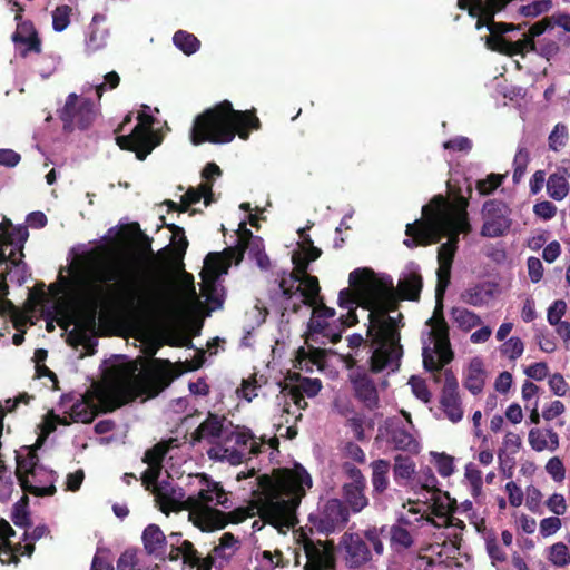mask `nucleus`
I'll return each mask as SVG.
<instances>
[{
    "label": "nucleus",
    "mask_w": 570,
    "mask_h": 570,
    "mask_svg": "<svg viewBox=\"0 0 570 570\" xmlns=\"http://www.w3.org/2000/svg\"><path fill=\"white\" fill-rule=\"evenodd\" d=\"M82 311L85 330L97 325L99 309L124 306L146 312L158 301V287L149 277L142 259L135 254H118L108 258L97 249L85 253L70 267V276L59 275Z\"/></svg>",
    "instance_id": "1"
},
{
    "label": "nucleus",
    "mask_w": 570,
    "mask_h": 570,
    "mask_svg": "<svg viewBox=\"0 0 570 570\" xmlns=\"http://www.w3.org/2000/svg\"><path fill=\"white\" fill-rule=\"evenodd\" d=\"M348 283L366 297L370 308L367 340L361 334H352L347 337L348 347L354 352L361 350L365 355H370L366 361L370 373L397 372L403 356L400 333L403 315H390V312L397 308L396 302L389 297L383 285L373 279V272L370 268H356L351 272Z\"/></svg>",
    "instance_id": "2"
},
{
    "label": "nucleus",
    "mask_w": 570,
    "mask_h": 570,
    "mask_svg": "<svg viewBox=\"0 0 570 570\" xmlns=\"http://www.w3.org/2000/svg\"><path fill=\"white\" fill-rule=\"evenodd\" d=\"M204 360V353L193 361L175 364L169 360L153 358L138 373L137 365L129 363L109 389L101 392L100 401L107 411H115L138 397H156L185 372L200 368Z\"/></svg>",
    "instance_id": "3"
},
{
    "label": "nucleus",
    "mask_w": 570,
    "mask_h": 570,
    "mask_svg": "<svg viewBox=\"0 0 570 570\" xmlns=\"http://www.w3.org/2000/svg\"><path fill=\"white\" fill-rule=\"evenodd\" d=\"M312 484L311 474L297 462L293 468H276L271 474L257 476L253 495L259 517L275 528L294 527L296 510Z\"/></svg>",
    "instance_id": "4"
},
{
    "label": "nucleus",
    "mask_w": 570,
    "mask_h": 570,
    "mask_svg": "<svg viewBox=\"0 0 570 570\" xmlns=\"http://www.w3.org/2000/svg\"><path fill=\"white\" fill-rule=\"evenodd\" d=\"M469 200L459 195L453 203H448L445 197L436 195L429 205L423 206V217L406 224L403 244L413 249L438 244L444 236L450 248L458 249L460 234H469L471 224L468 214Z\"/></svg>",
    "instance_id": "5"
},
{
    "label": "nucleus",
    "mask_w": 570,
    "mask_h": 570,
    "mask_svg": "<svg viewBox=\"0 0 570 570\" xmlns=\"http://www.w3.org/2000/svg\"><path fill=\"white\" fill-rule=\"evenodd\" d=\"M261 121L255 110H235L228 100H223L195 117L190 129V141L198 146L204 142L228 144L237 135L247 140L252 130H258Z\"/></svg>",
    "instance_id": "6"
},
{
    "label": "nucleus",
    "mask_w": 570,
    "mask_h": 570,
    "mask_svg": "<svg viewBox=\"0 0 570 570\" xmlns=\"http://www.w3.org/2000/svg\"><path fill=\"white\" fill-rule=\"evenodd\" d=\"M426 324L432 327L429 335L434 346L433 348L429 345L423 347V366L426 371L433 373L441 371V368L449 364L454 357L450 343L449 325L443 316V301H441L440 305L436 299L434 316L431 317Z\"/></svg>",
    "instance_id": "7"
},
{
    "label": "nucleus",
    "mask_w": 570,
    "mask_h": 570,
    "mask_svg": "<svg viewBox=\"0 0 570 570\" xmlns=\"http://www.w3.org/2000/svg\"><path fill=\"white\" fill-rule=\"evenodd\" d=\"M386 527H371L362 532H345L341 539V546L344 550L345 562L350 568H360L372 560V551L367 543L373 548L377 556L384 552L383 534Z\"/></svg>",
    "instance_id": "8"
},
{
    "label": "nucleus",
    "mask_w": 570,
    "mask_h": 570,
    "mask_svg": "<svg viewBox=\"0 0 570 570\" xmlns=\"http://www.w3.org/2000/svg\"><path fill=\"white\" fill-rule=\"evenodd\" d=\"M262 452V444L250 429L236 426L225 436V442L212 446L207 454L209 459L219 462H229L233 465L240 464L248 455H258Z\"/></svg>",
    "instance_id": "9"
},
{
    "label": "nucleus",
    "mask_w": 570,
    "mask_h": 570,
    "mask_svg": "<svg viewBox=\"0 0 570 570\" xmlns=\"http://www.w3.org/2000/svg\"><path fill=\"white\" fill-rule=\"evenodd\" d=\"M196 476L200 488L196 494L188 495L186 505L189 509V519L194 525L205 532V525L198 522V515L206 510H217L210 507L212 503L225 509H229L232 503L220 482L214 481L206 473H199Z\"/></svg>",
    "instance_id": "10"
},
{
    "label": "nucleus",
    "mask_w": 570,
    "mask_h": 570,
    "mask_svg": "<svg viewBox=\"0 0 570 570\" xmlns=\"http://www.w3.org/2000/svg\"><path fill=\"white\" fill-rule=\"evenodd\" d=\"M154 116L142 111L138 115V124L129 135L117 136L116 142L122 150L134 151L138 160H145L147 156L161 142V139L153 130Z\"/></svg>",
    "instance_id": "11"
},
{
    "label": "nucleus",
    "mask_w": 570,
    "mask_h": 570,
    "mask_svg": "<svg viewBox=\"0 0 570 570\" xmlns=\"http://www.w3.org/2000/svg\"><path fill=\"white\" fill-rule=\"evenodd\" d=\"M246 252L262 269L269 267L271 262L265 253L263 238L253 235L252 230L246 227V223L242 222L237 230L236 245L225 248L224 254L235 264H239Z\"/></svg>",
    "instance_id": "12"
},
{
    "label": "nucleus",
    "mask_w": 570,
    "mask_h": 570,
    "mask_svg": "<svg viewBox=\"0 0 570 570\" xmlns=\"http://www.w3.org/2000/svg\"><path fill=\"white\" fill-rule=\"evenodd\" d=\"M350 520V510L340 499H328L318 504L317 511L311 513L308 521L318 533L331 534L342 531Z\"/></svg>",
    "instance_id": "13"
},
{
    "label": "nucleus",
    "mask_w": 570,
    "mask_h": 570,
    "mask_svg": "<svg viewBox=\"0 0 570 570\" xmlns=\"http://www.w3.org/2000/svg\"><path fill=\"white\" fill-rule=\"evenodd\" d=\"M97 117V110L89 98H79L76 94H69L63 108L59 111V118L63 124V130L71 132L75 129H88Z\"/></svg>",
    "instance_id": "14"
},
{
    "label": "nucleus",
    "mask_w": 570,
    "mask_h": 570,
    "mask_svg": "<svg viewBox=\"0 0 570 570\" xmlns=\"http://www.w3.org/2000/svg\"><path fill=\"white\" fill-rule=\"evenodd\" d=\"M28 230L26 227L14 228L11 233H0V266L10 263L17 268L16 273L19 274L17 282L21 284L24 282V274L27 272V264L22 261L23 244L28 238Z\"/></svg>",
    "instance_id": "15"
},
{
    "label": "nucleus",
    "mask_w": 570,
    "mask_h": 570,
    "mask_svg": "<svg viewBox=\"0 0 570 570\" xmlns=\"http://www.w3.org/2000/svg\"><path fill=\"white\" fill-rule=\"evenodd\" d=\"M511 209L500 199H489L483 204L482 215L484 223L481 228V236L497 238L505 235L511 228Z\"/></svg>",
    "instance_id": "16"
},
{
    "label": "nucleus",
    "mask_w": 570,
    "mask_h": 570,
    "mask_svg": "<svg viewBox=\"0 0 570 570\" xmlns=\"http://www.w3.org/2000/svg\"><path fill=\"white\" fill-rule=\"evenodd\" d=\"M299 543L303 547L307 559L304 570H336V559L332 543L314 541L308 537H303Z\"/></svg>",
    "instance_id": "17"
},
{
    "label": "nucleus",
    "mask_w": 570,
    "mask_h": 570,
    "mask_svg": "<svg viewBox=\"0 0 570 570\" xmlns=\"http://www.w3.org/2000/svg\"><path fill=\"white\" fill-rule=\"evenodd\" d=\"M440 406L446 419L458 423L463 419V407L459 394V383L451 370L444 372V385L441 391Z\"/></svg>",
    "instance_id": "18"
},
{
    "label": "nucleus",
    "mask_w": 570,
    "mask_h": 570,
    "mask_svg": "<svg viewBox=\"0 0 570 570\" xmlns=\"http://www.w3.org/2000/svg\"><path fill=\"white\" fill-rule=\"evenodd\" d=\"M248 508H236L229 512L220 510H206L198 515V522L205 525V532H212L224 529L227 524H238L250 518Z\"/></svg>",
    "instance_id": "19"
},
{
    "label": "nucleus",
    "mask_w": 570,
    "mask_h": 570,
    "mask_svg": "<svg viewBox=\"0 0 570 570\" xmlns=\"http://www.w3.org/2000/svg\"><path fill=\"white\" fill-rule=\"evenodd\" d=\"M368 372V366H358L357 370L350 375V380L356 399L361 401L365 407L374 410L379 405V393Z\"/></svg>",
    "instance_id": "20"
},
{
    "label": "nucleus",
    "mask_w": 570,
    "mask_h": 570,
    "mask_svg": "<svg viewBox=\"0 0 570 570\" xmlns=\"http://www.w3.org/2000/svg\"><path fill=\"white\" fill-rule=\"evenodd\" d=\"M225 421L226 417L224 415L208 413L207 417L191 433V441L198 443L203 440H207L213 446L217 443L225 442V436L228 433Z\"/></svg>",
    "instance_id": "21"
},
{
    "label": "nucleus",
    "mask_w": 570,
    "mask_h": 570,
    "mask_svg": "<svg viewBox=\"0 0 570 570\" xmlns=\"http://www.w3.org/2000/svg\"><path fill=\"white\" fill-rule=\"evenodd\" d=\"M125 368H126V365L117 368L112 380L108 383V385L97 391V400H98L100 410L94 403V401L90 397H85L83 396L81 401L76 402L71 406V409H70V417L75 422L90 423V422L94 421V419L97 416V414L99 412L107 413L108 411L106 410L105 404H102V402L100 401V394H101L102 391L109 389V386L115 382V380L117 377H119V375H121V372Z\"/></svg>",
    "instance_id": "22"
},
{
    "label": "nucleus",
    "mask_w": 570,
    "mask_h": 570,
    "mask_svg": "<svg viewBox=\"0 0 570 570\" xmlns=\"http://www.w3.org/2000/svg\"><path fill=\"white\" fill-rule=\"evenodd\" d=\"M11 40L14 42L22 58H26L30 52L37 55L41 53V40L30 20L18 22L17 29L11 36Z\"/></svg>",
    "instance_id": "23"
},
{
    "label": "nucleus",
    "mask_w": 570,
    "mask_h": 570,
    "mask_svg": "<svg viewBox=\"0 0 570 570\" xmlns=\"http://www.w3.org/2000/svg\"><path fill=\"white\" fill-rule=\"evenodd\" d=\"M30 479L22 481L21 489L26 493H30L36 497H51L57 492L55 481L56 472L47 470L42 465L35 470Z\"/></svg>",
    "instance_id": "24"
},
{
    "label": "nucleus",
    "mask_w": 570,
    "mask_h": 570,
    "mask_svg": "<svg viewBox=\"0 0 570 570\" xmlns=\"http://www.w3.org/2000/svg\"><path fill=\"white\" fill-rule=\"evenodd\" d=\"M386 441L395 450L417 454L420 452V442L413 434L406 430L401 421L392 422L386 426Z\"/></svg>",
    "instance_id": "25"
},
{
    "label": "nucleus",
    "mask_w": 570,
    "mask_h": 570,
    "mask_svg": "<svg viewBox=\"0 0 570 570\" xmlns=\"http://www.w3.org/2000/svg\"><path fill=\"white\" fill-rule=\"evenodd\" d=\"M141 541L146 554L157 560L165 561L167 537L158 524H148L142 531Z\"/></svg>",
    "instance_id": "26"
},
{
    "label": "nucleus",
    "mask_w": 570,
    "mask_h": 570,
    "mask_svg": "<svg viewBox=\"0 0 570 570\" xmlns=\"http://www.w3.org/2000/svg\"><path fill=\"white\" fill-rule=\"evenodd\" d=\"M297 283H299L298 286H301V299L298 303H293L291 307L293 313H298L303 305L309 307L316 306L321 292L318 278L311 274L299 277Z\"/></svg>",
    "instance_id": "27"
},
{
    "label": "nucleus",
    "mask_w": 570,
    "mask_h": 570,
    "mask_svg": "<svg viewBox=\"0 0 570 570\" xmlns=\"http://www.w3.org/2000/svg\"><path fill=\"white\" fill-rule=\"evenodd\" d=\"M528 441L531 449L535 452H542L544 450L553 452L560 445L559 434L552 428H532L529 431Z\"/></svg>",
    "instance_id": "28"
},
{
    "label": "nucleus",
    "mask_w": 570,
    "mask_h": 570,
    "mask_svg": "<svg viewBox=\"0 0 570 570\" xmlns=\"http://www.w3.org/2000/svg\"><path fill=\"white\" fill-rule=\"evenodd\" d=\"M401 522L409 524L407 520L401 518L399 523L391 525L387 531L390 538V547L397 553L410 549L414 544L412 533L405 527H403Z\"/></svg>",
    "instance_id": "29"
},
{
    "label": "nucleus",
    "mask_w": 570,
    "mask_h": 570,
    "mask_svg": "<svg viewBox=\"0 0 570 570\" xmlns=\"http://www.w3.org/2000/svg\"><path fill=\"white\" fill-rule=\"evenodd\" d=\"M366 484L345 483L342 487V495L347 508L353 513H360L368 505V499L365 495Z\"/></svg>",
    "instance_id": "30"
},
{
    "label": "nucleus",
    "mask_w": 570,
    "mask_h": 570,
    "mask_svg": "<svg viewBox=\"0 0 570 570\" xmlns=\"http://www.w3.org/2000/svg\"><path fill=\"white\" fill-rule=\"evenodd\" d=\"M485 383V371L483 361L480 357L471 360L468 373L464 380V386L472 394L476 395L482 392Z\"/></svg>",
    "instance_id": "31"
},
{
    "label": "nucleus",
    "mask_w": 570,
    "mask_h": 570,
    "mask_svg": "<svg viewBox=\"0 0 570 570\" xmlns=\"http://www.w3.org/2000/svg\"><path fill=\"white\" fill-rule=\"evenodd\" d=\"M456 510L455 500L451 499L448 492L439 491L432 494V514L439 519L438 522H446L449 515Z\"/></svg>",
    "instance_id": "32"
},
{
    "label": "nucleus",
    "mask_w": 570,
    "mask_h": 570,
    "mask_svg": "<svg viewBox=\"0 0 570 570\" xmlns=\"http://www.w3.org/2000/svg\"><path fill=\"white\" fill-rule=\"evenodd\" d=\"M415 474V462L407 455L397 454L394 458L393 478L394 481L405 487Z\"/></svg>",
    "instance_id": "33"
},
{
    "label": "nucleus",
    "mask_w": 570,
    "mask_h": 570,
    "mask_svg": "<svg viewBox=\"0 0 570 570\" xmlns=\"http://www.w3.org/2000/svg\"><path fill=\"white\" fill-rule=\"evenodd\" d=\"M422 286V276L417 273H410L400 279L397 291L402 299L419 301Z\"/></svg>",
    "instance_id": "34"
},
{
    "label": "nucleus",
    "mask_w": 570,
    "mask_h": 570,
    "mask_svg": "<svg viewBox=\"0 0 570 570\" xmlns=\"http://www.w3.org/2000/svg\"><path fill=\"white\" fill-rule=\"evenodd\" d=\"M373 492L381 494L389 487L391 464L387 460L379 459L371 463Z\"/></svg>",
    "instance_id": "35"
},
{
    "label": "nucleus",
    "mask_w": 570,
    "mask_h": 570,
    "mask_svg": "<svg viewBox=\"0 0 570 570\" xmlns=\"http://www.w3.org/2000/svg\"><path fill=\"white\" fill-rule=\"evenodd\" d=\"M16 534L8 521L0 519V553L11 554L13 562H18L17 553L22 554V544L12 546L10 538Z\"/></svg>",
    "instance_id": "36"
},
{
    "label": "nucleus",
    "mask_w": 570,
    "mask_h": 570,
    "mask_svg": "<svg viewBox=\"0 0 570 570\" xmlns=\"http://www.w3.org/2000/svg\"><path fill=\"white\" fill-rule=\"evenodd\" d=\"M132 227L137 230L139 246L142 254L150 256L151 259L158 258L165 261L166 264L169 262V256L175 255L174 249L170 248L169 246L161 248L160 250L157 252V254H155L151 248L153 239L140 229L138 223H134Z\"/></svg>",
    "instance_id": "37"
},
{
    "label": "nucleus",
    "mask_w": 570,
    "mask_h": 570,
    "mask_svg": "<svg viewBox=\"0 0 570 570\" xmlns=\"http://www.w3.org/2000/svg\"><path fill=\"white\" fill-rule=\"evenodd\" d=\"M500 43L502 45V48L500 49V52L508 55V56H524L528 51H535V42L531 39V37H524L522 39H519L517 41H510L502 37L499 38Z\"/></svg>",
    "instance_id": "38"
},
{
    "label": "nucleus",
    "mask_w": 570,
    "mask_h": 570,
    "mask_svg": "<svg viewBox=\"0 0 570 570\" xmlns=\"http://www.w3.org/2000/svg\"><path fill=\"white\" fill-rule=\"evenodd\" d=\"M451 315L453 321L464 332H469L482 323V320L479 315L466 308L453 307L451 309Z\"/></svg>",
    "instance_id": "39"
},
{
    "label": "nucleus",
    "mask_w": 570,
    "mask_h": 570,
    "mask_svg": "<svg viewBox=\"0 0 570 570\" xmlns=\"http://www.w3.org/2000/svg\"><path fill=\"white\" fill-rule=\"evenodd\" d=\"M41 465L39 464V459L37 454L29 453L24 458L17 456V469L16 476L22 487V481L24 479H30L36 469H39Z\"/></svg>",
    "instance_id": "40"
},
{
    "label": "nucleus",
    "mask_w": 570,
    "mask_h": 570,
    "mask_svg": "<svg viewBox=\"0 0 570 570\" xmlns=\"http://www.w3.org/2000/svg\"><path fill=\"white\" fill-rule=\"evenodd\" d=\"M183 198L191 206L204 198V203L208 206L213 202V183H202L197 188L189 187L183 195Z\"/></svg>",
    "instance_id": "41"
},
{
    "label": "nucleus",
    "mask_w": 570,
    "mask_h": 570,
    "mask_svg": "<svg viewBox=\"0 0 570 570\" xmlns=\"http://www.w3.org/2000/svg\"><path fill=\"white\" fill-rule=\"evenodd\" d=\"M239 540L230 532H225L220 539L219 544L214 547L213 553L217 558L228 560L238 549Z\"/></svg>",
    "instance_id": "42"
},
{
    "label": "nucleus",
    "mask_w": 570,
    "mask_h": 570,
    "mask_svg": "<svg viewBox=\"0 0 570 570\" xmlns=\"http://www.w3.org/2000/svg\"><path fill=\"white\" fill-rule=\"evenodd\" d=\"M173 41L174 45L187 56L195 53L200 47V41L197 37L185 30L176 31Z\"/></svg>",
    "instance_id": "43"
},
{
    "label": "nucleus",
    "mask_w": 570,
    "mask_h": 570,
    "mask_svg": "<svg viewBox=\"0 0 570 570\" xmlns=\"http://www.w3.org/2000/svg\"><path fill=\"white\" fill-rule=\"evenodd\" d=\"M547 191L552 199L562 200L569 193V183L564 176L551 174L547 180Z\"/></svg>",
    "instance_id": "44"
},
{
    "label": "nucleus",
    "mask_w": 570,
    "mask_h": 570,
    "mask_svg": "<svg viewBox=\"0 0 570 570\" xmlns=\"http://www.w3.org/2000/svg\"><path fill=\"white\" fill-rule=\"evenodd\" d=\"M108 31L99 29L97 26H89V35L86 39V51L88 53L97 52L107 46Z\"/></svg>",
    "instance_id": "45"
},
{
    "label": "nucleus",
    "mask_w": 570,
    "mask_h": 570,
    "mask_svg": "<svg viewBox=\"0 0 570 570\" xmlns=\"http://www.w3.org/2000/svg\"><path fill=\"white\" fill-rule=\"evenodd\" d=\"M488 12H489V7L485 6V8L483 9L484 20L482 18H479V20L476 21L478 29H480L484 24H487L490 32L492 35H498V36H502V35L510 32L512 30H515V29H520V26H514L513 23L495 22L493 20V17L490 18L488 16Z\"/></svg>",
    "instance_id": "46"
},
{
    "label": "nucleus",
    "mask_w": 570,
    "mask_h": 570,
    "mask_svg": "<svg viewBox=\"0 0 570 570\" xmlns=\"http://www.w3.org/2000/svg\"><path fill=\"white\" fill-rule=\"evenodd\" d=\"M490 295L491 293L485 291L482 285H474L461 293V301L468 305L479 307L487 303Z\"/></svg>",
    "instance_id": "47"
},
{
    "label": "nucleus",
    "mask_w": 570,
    "mask_h": 570,
    "mask_svg": "<svg viewBox=\"0 0 570 570\" xmlns=\"http://www.w3.org/2000/svg\"><path fill=\"white\" fill-rule=\"evenodd\" d=\"M358 298L363 299V305L365 308H368L367 299L364 295H362L355 287L353 291L350 288L341 289L338 293V306L343 309L356 308L358 305Z\"/></svg>",
    "instance_id": "48"
},
{
    "label": "nucleus",
    "mask_w": 570,
    "mask_h": 570,
    "mask_svg": "<svg viewBox=\"0 0 570 570\" xmlns=\"http://www.w3.org/2000/svg\"><path fill=\"white\" fill-rule=\"evenodd\" d=\"M168 450L169 448L166 443L159 442L145 452L142 462L148 464V466L163 469V461Z\"/></svg>",
    "instance_id": "49"
},
{
    "label": "nucleus",
    "mask_w": 570,
    "mask_h": 570,
    "mask_svg": "<svg viewBox=\"0 0 570 570\" xmlns=\"http://www.w3.org/2000/svg\"><path fill=\"white\" fill-rule=\"evenodd\" d=\"M548 560L558 568H563L570 563V552L566 543L556 542L548 551Z\"/></svg>",
    "instance_id": "50"
},
{
    "label": "nucleus",
    "mask_w": 570,
    "mask_h": 570,
    "mask_svg": "<svg viewBox=\"0 0 570 570\" xmlns=\"http://www.w3.org/2000/svg\"><path fill=\"white\" fill-rule=\"evenodd\" d=\"M530 163V153L525 147H519L513 159V183L519 184Z\"/></svg>",
    "instance_id": "51"
},
{
    "label": "nucleus",
    "mask_w": 570,
    "mask_h": 570,
    "mask_svg": "<svg viewBox=\"0 0 570 570\" xmlns=\"http://www.w3.org/2000/svg\"><path fill=\"white\" fill-rule=\"evenodd\" d=\"M29 498L24 493L14 504L12 521L17 527L26 528L30 525V517L28 511Z\"/></svg>",
    "instance_id": "52"
},
{
    "label": "nucleus",
    "mask_w": 570,
    "mask_h": 570,
    "mask_svg": "<svg viewBox=\"0 0 570 570\" xmlns=\"http://www.w3.org/2000/svg\"><path fill=\"white\" fill-rule=\"evenodd\" d=\"M296 361L298 362L301 370H303L302 362L304 361H309L313 365L322 366L325 362V352L312 346L309 347V352L304 347H299L296 353Z\"/></svg>",
    "instance_id": "53"
},
{
    "label": "nucleus",
    "mask_w": 570,
    "mask_h": 570,
    "mask_svg": "<svg viewBox=\"0 0 570 570\" xmlns=\"http://www.w3.org/2000/svg\"><path fill=\"white\" fill-rule=\"evenodd\" d=\"M451 267L446 265H439L438 268V283L435 287V298H438L439 304L441 305V301L444 298L445 291L450 285L451 281Z\"/></svg>",
    "instance_id": "54"
},
{
    "label": "nucleus",
    "mask_w": 570,
    "mask_h": 570,
    "mask_svg": "<svg viewBox=\"0 0 570 570\" xmlns=\"http://www.w3.org/2000/svg\"><path fill=\"white\" fill-rule=\"evenodd\" d=\"M71 8L67 4L58 6L52 12V27L57 32L63 31L70 23Z\"/></svg>",
    "instance_id": "55"
},
{
    "label": "nucleus",
    "mask_w": 570,
    "mask_h": 570,
    "mask_svg": "<svg viewBox=\"0 0 570 570\" xmlns=\"http://www.w3.org/2000/svg\"><path fill=\"white\" fill-rule=\"evenodd\" d=\"M501 354L514 361L519 358L524 351V344L521 338L512 336L500 347Z\"/></svg>",
    "instance_id": "56"
},
{
    "label": "nucleus",
    "mask_w": 570,
    "mask_h": 570,
    "mask_svg": "<svg viewBox=\"0 0 570 570\" xmlns=\"http://www.w3.org/2000/svg\"><path fill=\"white\" fill-rule=\"evenodd\" d=\"M503 178V175L490 174L485 179H480L476 181V189L483 196L490 195L501 186Z\"/></svg>",
    "instance_id": "57"
},
{
    "label": "nucleus",
    "mask_w": 570,
    "mask_h": 570,
    "mask_svg": "<svg viewBox=\"0 0 570 570\" xmlns=\"http://www.w3.org/2000/svg\"><path fill=\"white\" fill-rule=\"evenodd\" d=\"M552 7L551 0H537L532 3L522 6L520 8V13L524 17L535 18L542 13L548 12Z\"/></svg>",
    "instance_id": "58"
},
{
    "label": "nucleus",
    "mask_w": 570,
    "mask_h": 570,
    "mask_svg": "<svg viewBox=\"0 0 570 570\" xmlns=\"http://www.w3.org/2000/svg\"><path fill=\"white\" fill-rule=\"evenodd\" d=\"M434 463L438 473L443 476H450L454 472L453 458L446 453H433Z\"/></svg>",
    "instance_id": "59"
},
{
    "label": "nucleus",
    "mask_w": 570,
    "mask_h": 570,
    "mask_svg": "<svg viewBox=\"0 0 570 570\" xmlns=\"http://www.w3.org/2000/svg\"><path fill=\"white\" fill-rule=\"evenodd\" d=\"M177 551L181 552L183 562L190 568H194L199 561V552L189 540H183Z\"/></svg>",
    "instance_id": "60"
},
{
    "label": "nucleus",
    "mask_w": 570,
    "mask_h": 570,
    "mask_svg": "<svg viewBox=\"0 0 570 570\" xmlns=\"http://www.w3.org/2000/svg\"><path fill=\"white\" fill-rule=\"evenodd\" d=\"M568 138V128L563 124H557L549 135V147L557 151L560 147L566 146Z\"/></svg>",
    "instance_id": "61"
},
{
    "label": "nucleus",
    "mask_w": 570,
    "mask_h": 570,
    "mask_svg": "<svg viewBox=\"0 0 570 570\" xmlns=\"http://www.w3.org/2000/svg\"><path fill=\"white\" fill-rule=\"evenodd\" d=\"M299 281L296 276H284L279 281V289L282 292V296L291 301L297 293H299L301 286L296 285Z\"/></svg>",
    "instance_id": "62"
},
{
    "label": "nucleus",
    "mask_w": 570,
    "mask_h": 570,
    "mask_svg": "<svg viewBox=\"0 0 570 570\" xmlns=\"http://www.w3.org/2000/svg\"><path fill=\"white\" fill-rule=\"evenodd\" d=\"M546 471L556 482H562L566 478L564 465L559 456H553L548 460Z\"/></svg>",
    "instance_id": "63"
},
{
    "label": "nucleus",
    "mask_w": 570,
    "mask_h": 570,
    "mask_svg": "<svg viewBox=\"0 0 570 570\" xmlns=\"http://www.w3.org/2000/svg\"><path fill=\"white\" fill-rule=\"evenodd\" d=\"M292 263L294 265L293 272L288 276H296L297 278L308 275V267L311 262L307 261L306 255L301 252H294L292 255Z\"/></svg>",
    "instance_id": "64"
}]
</instances>
